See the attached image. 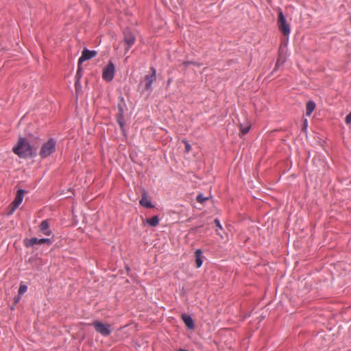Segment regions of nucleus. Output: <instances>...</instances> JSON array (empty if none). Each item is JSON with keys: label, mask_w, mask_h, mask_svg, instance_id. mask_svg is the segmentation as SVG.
<instances>
[{"label": "nucleus", "mask_w": 351, "mask_h": 351, "mask_svg": "<svg viewBox=\"0 0 351 351\" xmlns=\"http://www.w3.org/2000/svg\"><path fill=\"white\" fill-rule=\"evenodd\" d=\"M16 208H14V206L12 205V209L9 211L8 213V215H11L14 213V212L15 211Z\"/></svg>", "instance_id": "obj_30"}, {"label": "nucleus", "mask_w": 351, "mask_h": 351, "mask_svg": "<svg viewBox=\"0 0 351 351\" xmlns=\"http://www.w3.org/2000/svg\"><path fill=\"white\" fill-rule=\"evenodd\" d=\"M75 86L76 89H77L78 86L80 87V80L76 79V80L75 82Z\"/></svg>", "instance_id": "obj_29"}, {"label": "nucleus", "mask_w": 351, "mask_h": 351, "mask_svg": "<svg viewBox=\"0 0 351 351\" xmlns=\"http://www.w3.org/2000/svg\"><path fill=\"white\" fill-rule=\"evenodd\" d=\"M13 152L22 158H35L37 156L36 150H33L28 141L21 137L17 144L13 147Z\"/></svg>", "instance_id": "obj_1"}, {"label": "nucleus", "mask_w": 351, "mask_h": 351, "mask_svg": "<svg viewBox=\"0 0 351 351\" xmlns=\"http://www.w3.org/2000/svg\"><path fill=\"white\" fill-rule=\"evenodd\" d=\"M315 103L313 101H308L306 105V115L309 117L315 108Z\"/></svg>", "instance_id": "obj_17"}, {"label": "nucleus", "mask_w": 351, "mask_h": 351, "mask_svg": "<svg viewBox=\"0 0 351 351\" xmlns=\"http://www.w3.org/2000/svg\"><path fill=\"white\" fill-rule=\"evenodd\" d=\"M93 326L95 330L104 337L108 336L111 333L110 326L107 324H104L100 321H95L90 324Z\"/></svg>", "instance_id": "obj_4"}, {"label": "nucleus", "mask_w": 351, "mask_h": 351, "mask_svg": "<svg viewBox=\"0 0 351 351\" xmlns=\"http://www.w3.org/2000/svg\"><path fill=\"white\" fill-rule=\"evenodd\" d=\"M151 74L146 75L145 77V88L149 93L152 91V84L156 80V69L152 66L150 68Z\"/></svg>", "instance_id": "obj_8"}, {"label": "nucleus", "mask_w": 351, "mask_h": 351, "mask_svg": "<svg viewBox=\"0 0 351 351\" xmlns=\"http://www.w3.org/2000/svg\"><path fill=\"white\" fill-rule=\"evenodd\" d=\"M39 230L46 236H51L52 231L49 229V223L48 220H43L39 225Z\"/></svg>", "instance_id": "obj_12"}, {"label": "nucleus", "mask_w": 351, "mask_h": 351, "mask_svg": "<svg viewBox=\"0 0 351 351\" xmlns=\"http://www.w3.org/2000/svg\"><path fill=\"white\" fill-rule=\"evenodd\" d=\"M82 77V69L79 64L78 67H77V71L76 73L75 78L81 80Z\"/></svg>", "instance_id": "obj_22"}, {"label": "nucleus", "mask_w": 351, "mask_h": 351, "mask_svg": "<svg viewBox=\"0 0 351 351\" xmlns=\"http://www.w3.org/2000/svg\"><path fill=\"white\" fill-rule=\"evenodd\" d=\"M139 204L141 206L147 208H152L154 207L153 204L149 200L147 199V193L145 190H143V192L142 193V197L139 201Z\"/></svg>", "instance_id": "obj_14"}, {"label": "nucleus", "mask_w": 351, "mask_h": 351, "mask_svg": "<svg viewBox=\"0 0 351 351\" xmlns=\"http://www.w3.org/2000/svg\"><path fill=\"white\" fill-rule=\"evenodd\" d=\"M286 59L287 58L285 53L282 51H280L274 71L278 70L280 68V66L283 65L284 63L286 62Z\"/></svg>", "instance_id": "obj_16"}, {"label": "nucleus", "mask_w": 351, "mask_h": 351, "mask_svg": "<svg viewBox=\"0 0 351 351\" xmlns=\"http://www.w3.org/2000/svg\"><path fill=\"white\" fill-rule=\"evenodd\" d=\"M159 218L157 215L156 216H154L153 217L150 218V219H146V223L148 224L149 226L150 227H156L158 225L159 223Z\"/></svg>", "instance_id": "obj_18"}, {"label": "nucleus", "mask_w": 351, "mask_h": 351, "mask_svg": "<svg viewBox=\"0 0 351 351\" xmlns=\"http://www.w3.org/2000/svg\"><path fill=\"white\" fill-rule=\"evenodd\" d=\"M25 245L27 247H33L36 244H44L46 243L48 245H50L52 243V241L49 238H42L38 239L36 237H32L30 239H27L24 241Z\"/></svg>", "instance_id": "obj_9"}, {"label": "nucleus", "mask_w": 351, "mask_h": 351, "mask_svg": "<svg viewBox=\"0 0 351 351\" xmlns=\"http://www.w3.org/2000/svg\"><path fill=\"white\" fill-rule=\"evenodd\" d=\"M181 317L188 329L192 330L194 328V322L191 315L183 313L182 314Z\"/></svg>", "instance_id": "obj_13"}, {"label": "nucleus", "mask_w": 351, "mask_h": 351, "mask_svg": "<svg viewBox=\"0 0 351 351\" xmlns=\"http://www.w3.org/2000/svg\"><path fill=\"white\" fill-rule=\"evenodd\" d=\"M21 295L18 294L17 296L14 297V304H17L18 302H19L20 300H21Z\"/></svg>", "instance_id": "obj_28"}, {"label": "nucleus", "mask_w": 351, "mask_h": 351, "mask_svg": "<svg viewBox=\"0 0 351 351\" xmlns=\"http://www.w3.org/2000/svg\"><path fill=\"white\" fill-rule=\"evenodd\" d=\"M57 141L54 138H49L44 143L40 149L39 156L44 159L49 157L56 152Z\"/></svg>", "instance_id": "obj_2"}, {"label": "nucleus", "mask_w": 351, "mask_h": 351, "mask_svg": "<svg viewBox=\"0 0 351 351\" xmlns=\"http://www.w3.org/2000/svg\"><path fill=\"white\" fill-rule=\"evenodd\" d=\"M214 223L215 225L216 226V227L218 228L216 232H217V234L220 236L222 239L223 238V237L221 234V233L219 232V230H223V227L221 224V222L219 221V219L216 218L214 219Z\"/></svg>", "instance_id": "obj_19"}, {"label": "nucleus", "mask_w": 351, "mask_h": 351, "mask_svg": "<svg viewBox=\"0 0 351 351\" xmlns=\"http://www.w3.org/2000/svg\"><path fill=\"white\" fill-rule=\"evenodd\" d=\"M195 264L196 267L199 268L202 267L205 256L203 255L202 250L197 249L195 252Z\"/></svg>", "instance_id": "obj_15"}, {"label": "nucleus", "mask_w": 351, "mask_h": 351, "mask_svg": "<svg viewBox=\"0 0 351 351\" xmlns=\"http://www.w3.org/2000/svg\"><path fill=\"white\" fill-rule=\"evenodd\" d=\"M122 103L118 104V114L117 116V121L119 123L122 131L124 130L125 126V112L126 106L123 97H121Z\"/></svg>", "instance_id": "obj_5"}, {"label": "nucleus", "mask_w": 351, "mask_h": 351, "mask_svg": "<svg viewBox=\"0 0 351 351\" xmlns=\"http://www.w3.org/2000/svg\"><path fill=\"white\" fill-rule=\"evenodd\" d=\"M278 27L279 30L285 36H289L291 33V26L287 22L286 18L281 9H279L278 11Z\"/></svg>", "instance_id": "obj_3"}, {"label": "nucleus", "mask_w": 351, "mask_h": 351, "mask_svg": "<svg viewBox=\"0 0 351 351\" xmlns=\"http://www.w3.org/2000/svg\"><path fill=\"white\" fill-rule=\"evenodd\" d=\"M346 123L347 124H349L351 123V112H350L346 117Z\"/></svg>", "instance_id": "obj_26"}, {"label": "nucleus", "mask_w": 351, "mask_h": 351, "mask_svg": "<svg viewBox=\"0 0 351 351\" xmlns=\"http://www.w3.org/2000/svg\"><path fill=\"white\" fill-rule=\"evenodd\" d=\"M185 149L186 152H189L191 149V146L189 145L188 142H185Z\"/></svg>", "instance_id": "obj_27"}, {"label": "nucleus", "mask_w": 351, "mask_h": 351, "mask_svg": "<svg viewBox=\"0 0 351 351\" xmlns=\"http://www.w3.org/2000/svg\"><path fill=\"white\" fill-rule=\"evenodd\" d=\"M123 40L125 43L127 45L125 48L126 51H129L131 47L134 44L136 38L131 29L128 27L124 29L123 32Z\"/></svg>", "instance_id": "obj_6"}, {"label": "nucleus", "mask_w": 351, "mask_h": 351, "mask_svg": "<svg viewBox=\"0 0 351 351\" xmlns=\"http://www.w3.org/2000/svg\"><path fill=\"white\" fill-rule=\"evenodd\" d=\"M307 127H308V120L306 119H305L303 121V124H302V130L306 133L307 132Z\"/></svg>", "instance_id": "obj_24"}, {"label": "nucleus", "mask_w": 351, "mask_h": 351, "mask_svg": "<svg viewBox=\"0 0 351 351\" xmlns=\"http://www.w3.org/2000/svg\"><path fill=\"white\" fill-rule=\"evenodd\" d=\"M183 64L185 66H188L190 64H194V65H197V64L195 62H192V61H186V62H184Z\"/></svg>", "instance_id": "obj_25"}, {"label": "nucleus", "mask_w": 351, "mask_h": 351, "mask_svg": "<svg viewBox=\"0 0 351 351\" xmlns=\"http://www.w3.org/2000/svg\"><path fill=\"white\" fill-rule=\"evenodd\" d=\"M97 51L89 50L87 48L83 49L82 55L79 58L78 64H82L83 62L90 60L97 56Z\"/></svg>", "instance_id": "obj_10"}, {"label": "nucleus", "mask_w": 351, "mask_h": 351, "mask_svg": "<svg viewBox=\"0 0 351 351\" xmlns=\"http://www.w3.org/2000/svg\"><path fill=\"white\" fill-rule=\"evenodd\" d=\"M27 290V286L23 284H21L19 288L18 294L22 295Z\"/></svg>", "instance_id": "obj_20"}, {"label": "nucleus", "mask_w": 351, "mask_h": 351, "mask_svg": "<svg viewBox=\"0 0 351 351\" xmlns=\"http://www.w3.org/2000/svg\"><path fill=\"white\" fill-rule=\"evenodd\" d=\"M25 191L20 189L17 191L16 195L12 202V204L14 206V208H17L20 204L22 203L23 199V195H24Z\"/></svg>", "instance_id": "obj_11"}, {"label": "nucleus", "mask_w": 351, "mask_h": 351, "mask_svg": "<svg viewBox=\"0 0 351 351\" xmlns=\"http://www.w3.org/2000/svg\"><path fill=\"white\" fill-rule=\"evenodd\" d=\"M114 66L112 61L104 68L102 73V77L106 82H111L114 78Z\"/></svg>", "instance_id": "obj_7"}, {"label": "nucleus", "mask_w": 351, "mask_h": 351, "mask_svg": "<svg viewBox=\"0 0 351 351\" xmlns=\"http://www.w3.org/2000/svg\"><path fill=\"white\" fill-rule=\"evenodd\" d=\"M250 126H249V125L248 126H243V125L241 124L240 130L243 134H247L250 131Z\"/></svg>", "instance_id": "obj_21"}, {"label": "nucleus", "mask_w": 351, "mask_h": 351, "mask_svg": "<svg viewBox=\"0 0 351 351\" xmlns=\"http://www.w3.org/2000/svg\"><path fill=\"white\" fill-rule=\"evenodd\" d=\"M178 351H188V350H186L185 349L180 348Z\"/></svg>", "instance_id": "obj_31"}, {"label": "nucleus", "mask_w": 351, "mask_h": 351, "mask_svg": "<svg viewBox=\"0 0 351 351\" xmlns=\"http://www.w3.org/2000/svg\"><path fill=\"white\" fill-rule=\"evenodd\" d=\"M208 198L204 197L202 193L199 194L197 196V201L199 203H204Z\"/></svg>", "instance_id": "obj_23"}]
</instances>
